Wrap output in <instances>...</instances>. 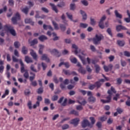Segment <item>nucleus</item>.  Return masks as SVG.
I'll return each instance as SVG.
<instances>
[{
    "label": "nucleus",
    "mask_w": 130,
    "mask_h": 130,
    "mask_svg": "<svg viewBox=\"0 0 130 130\" xmlns=\"http://www.w3.org/2000/svg\"><path fill=\"white\" fill-rule=\"evenodd\" d=\"M4 28L7 32H9L12 36H17V32L16 30L14 29V27L12 25H5L4 26Z\"/></svg>",
    "instance_id": "obj_1"
},
{
    "label": "nucleus",
    "mask_w": 130,
    "mask_h": 130,
    "mask_svg": "<svg viewBox=\"0 0 130 130\" xmlns=\"http://www.w3.org/2000/svg\"><path fill=\"white\" fill-rule=\"evenodd\" d=\"M104 39V37L103 35L100 34V35H96L95 37L92 39V41L93 44L95 45H98V44H100V42L102 39Z\"/></svg>",
    "instance_id": "obj_2"
},
{
    "label": "nucleus",
    "mask_w": 130,
    "mask_h": 130,
    "mask_svg": "<svg viewBox=\"0 0 130 130\" xmlns=\"http://www.w3.org/2000/svg\"><path fill=\"white\" fill-rule=\"evenodd\" d=\"M19 20H21V15H20V13H19V12H17L16 13L15 16L12 18L11 20L13 24L15 25L17 24Z\"/></svg>",
    "instance_id": "obj_3"
},
{
    "label": "nucleus",
    "mask_w": 130,
    "mask_h": 130,
    "mask_svg": "<svg viewBox=\"0 0 130 130\" xmlns=\"http://www.w3.org/2000/svg\"><path fill=\"white\" fill-rule=\"evenodd\" d=\"M81 125L83 128L87 127V126H89V127L92 128V124H91V123H90L89 120L87 119H84L83 120Z\"/></svg>",
    "instance_id": "obj_4"
},
{
    "label": "nucleus",
    "mask_w": 130,
    "mask_h": 130,
    "mask_svg": "<svg viewBox=\"0 0 130 130\" xmlns=\"http://www.w3.org/2000/svg\"><path fill=\"white\" fill-rule=\"evenodd\" d=\"M106 20V16L104 15L101 19L100 21L99 22V26L101 29H104L105 26H104V21Z\"/></svg>",
    "instance_id": "obj_5"
},
{
    "label": "nucleus",
    "mask_w": 130,
    "mask_h": 130,
    "mask_svg": "<svg viewBox=\"0 0 130 130\" xmlns=\"http://www.w3.org/2000/svg\"><path fill=\"white\" fill-rule=\"evenodd\" d=\"M105 82V80L104 79H100L98 81L95 82L94 85L95 87H96L97 89H99V88H101V86H102V84L103 83Z\"/></svg>",
    "instance_id": "obj_6"
},
{
    "label": "nucleus",
    "mask_w": 130,
    "mask_h": 130,
    "mask_svg": "<svg viewBox=\"0 0 130 130\" xmlns=\"http://www.w3.org/2000/svg\"><path fill=\"white\" fill-rule=\"evenodd\" d=\"M19 62L21 66V67H20L21 73L23 74V73H25L26 72V71L27 72L28 70L25 69V64H24V63L23 62V61L22 60V59H19Z\"/></svg>",
    "instance_id": "obj_7"
},
{
    "label": "nucleus",
    "mask_w": 130,
    "mask_h": 130,
    "mask_svg": "<svg viewBox=\"0 0 130 130\" xmlns=\"http://www.w3.org/2000/svg\"><path fill=\"white\" fill-rule=\"evenodd\" d=\"M50 52L51 54H53V55H55V56H56L57 57H59V56L61 55L60 53H59V52H58V50H57V49H54L51 50Z\"/></svg>",
    "instance_id": "obj_8"
},
{
    "label": "nucleus",
    "mask_w": 130,
    "mask_h": 130,
    "mask_svg": "<svg viewBox=\"0 0 130 130\" xmlns=\"http://www.w3.org/2000/svg\"><path fill=\"white\" fill-rule=\"evenodd\" d=\"M80 121V119L76 118L75 119H72L70 121L71 124H73L74 126H78V125L79 124V122Z\"/></svg>",
    "instance_id": "obj_9"
},
{
    "label": "nucleus",
    "mask_w": 130,
    "mask_h": 130,
    "mask_svg": "<svg viewBox=\"0 0 130 130\" xmlns=\"http://www.w3.org/2000/svg\"><path fill=\"white\" fill-rule=\"evenodd\" d=\"M28 44H30V46H34L35 44L38 43V40L37 39H35L32 41H31V39H29L28 40Z\"/></svg>",
    "instance_id": "obj_10"
},
{
    "label": "nucleus",
    "mask_w": 130,
    "mask_h": 130,
    "mask_svg": "<svg viewBox=\"0 0 130 130\" xmlns=\"http://www.w3.org/2000/svg\"><path fill=\"white\" fill-rule=\"evenodd\" d=\"M116 30L117 32H120L121 30H127V28L122 25H118L116 26Z\"/></svg>",
    "instance_id": "obj_11"
},
{
    "label": "nucleus",
    "mask_w": 130,
    "mask_h": 130,
    "mask_svg": "<svg viewBox=\"0 0 130 130\" xmlns=\"http://www.w3.org/2000/svg\"><path fill=\"white\" fill-rule=\"evenodd\" d=\"M112 98V96L109 95L106 98V99L107 100H101V102H102V103H110V102H111Z\"/></svg>",
    "instance_id": "obj_12"
},
{
    "label": "nucleus",
    "mask_w": 130,
    "mask_h": 130,
    "mask_svg": "<svg viewBox=\"0 0 130 130\" xmlns=\"http://www.w3.org/2000/svg\"><path fill=\"white\" fill-rule=\"evenodd\" d=\"M41 59L42 60H45L47 62H49V61H50V59L48 58V55L46 54H43Z\"/></svg>",
    "instance_id": "obj_13"
},
{
    "label": "nucleus",
    "mask_w": 130,
    "mask_h": 130,
    "mask_svg": "<svg viewBox=\"0 0 130 130\" xmlns=\"http://www.w3.org/2000/svg\"><path fill=\"white\" fill-rule=\"evenodd\" d=\"M25 24H30L31 26H34L35 22L31 18H26L24 20Z\"/></svg>",
    "instance_id": "obj_14"
},
{
    "label": "nucleus",
    "mask_w": 130,
    "mask_h": 130,
    "mask_svg": "<svg viewBox=\"0 0 130 130\" xmlns=\"http://www.w3.org/2000/svg\"><path fill=\"white\" fill-rule=\"evenodd\" d=\"M88 102L89 103H95V102H96V98L93 95L90 96L88 98Z\"/></svg>",
    "instance_id": "obj_15"
},
{
    "label": "nucleus",
    "mask_w": 130,
    "mask_h": 130,
    "mask_svg": "<svg viewBox=\"0 0 130 130\" xmlns=\"http://www.w3.org/2000/svg\"><path fill=\"white\" fill-rule=\"evenodd\" d=\"M21 12L23 13V14H25L26 15H28L29 13V7L26 6L24 8H21L20 9Z\"/></svg>",
    "instance_id": "obj_16"
},
{
    "label": "nucleus",
    "mask_w": 130,
    "mask_h": 130,
    "mask_svg": "<svg viewBox=\"0 0 130 130\" xmlns=\"http://www.w3.org/2000/svg\"><path fill=\"white\" fill-rule=\"evenodd\" d=\"M81 15L82 16V19L84 20V21H86L87 20V13L86 12L82 10L80 11Z\"/></svg>",
    "instance_id": "obj_17"
},
{
    "label": "nucleus",
    "mask_w": 130,
    "mask_h": 130,
    "mask_svg": "<svg viewBox=\"0 0 130 130\" xmlns=\"http://www.w3.org/2000/svg\"><path fill=\"white\" fill-rule=\"evenodd\" d=\"M38 39L40 41H41V42H44V41H45V40H47L48 38H47L46 36L41 35L39 37Z\"/></svg>",
    "instance_id": "obj_18"
},
{
    "label": "nucleus",
    "mask_w": 130,
    "mask_h": 130,
    "mask_svg": "<svg viewBox=\"0 0 130 130\" xmlns=\"http://www.w3.org/2000/svg\"><path fill=\"white\" fill-rule=\"evenodd\" d=\"M49 5L51 7L52 10H53L54 11V12H56V14H57V13H58V10L57 9V8L55 6V5H54V4H52V3H50Z\"/></svg>",
    "instance_id": "obj_19"
},
{
    "label": "nucleus",
    "mask_w": 130,
    "mask_h": 130,
    "mask_svg": "<svg viewBox=\"0 0 130 130\" xmlns=\"http://www.w3.org/2000/svg\"><path fill=\"white\" fill-rule=\"evenodd\" d=\"M30 54L32 56L34 59H35L36 60H37V54H36V52H34V50H30Z\"/></svg>",
    "instance_id": "obj_20"
},
{
    "label": "nucleus",
    "mask_w": 130,
    "mask_h": 130,
    "mask_svg": "<svg viewBox=\"0 0 130 130\" xmlns=\"http://www.w3.org/2000/svg\"><path fill=\"white\" fill-rule=\"evenodd\" d=\"M21 52L23 54L26 55L28 53V49L26 46H23L22 47Z\"/></svg>",
    "instance_id": "obj_21"
},
{
    "label": "nucleus",
    "mask_w": 130,
    "mask_h": 130,
    "mask_svg": "<svg viewBox=\"0 0 130 130\" xmlns=\"http://www.w3.org/2000/svg\"><path fill=\"white\" fill-rule=\"evenodd\" d=\"M39 54H42V53H43V49H44V45L42 44H39Z\"/></svg>",
    "instance_id": "obj_22"
},
{
    "label": "nucleus",
    "mask_w": 130,
    "mask_h": 130,
    "mask_svg": "<svg viewBox=\"0 0 130 130\" xmlns=\"http://www.w3.org/2000/svg\"><path fill=\"white\" fill-rule=\"evenodd\" d=\"M78 72L79 73H80V74H82V75H85L86 72V70L84 69V68H83V67H81L78 69Z\"/></svg>",
    "instance_id": "obj_23"
},
{
    "label": "nucleus",
    "mask_w": 130,
    "mask_h": 130,
    "mask_svg": "<svg viewBox=\"0 0 130 130\" xmlns=\"http://www.w3.org/2000/svg\"><path fill=\"white\" fill-rule=\"evenodd\" d=\"M115 16L118 19H122V15L119 14L117 10H115L114 11Z\"/></svg>",
    "instance_id": "obj_24"
},
{
    "label": "nucleus",
    "mask_w": 130,
    "mask_h": 130,
    "mask_svg": "<svg viewBox=\"0 0 130 130\" xmlns=\"http://www.w3.org/2000/svg\"><path fill=\"white\" fill-rule=\"evenodd\" d=\"M127 15L128 16V17L124 18V20L126 23H130V13L129 11L128 10H127Z\"/></svg>",
    "instance_id": "obj_25"
},
{
    "label": "nucleus",
    "mask_w": 130,
    "mask_h": 130,
    "mask_svg": "<svg viewBox=\"0 0 130 130\" xmlns=\"http://www.w3.org/2000/svg\"><path fill=\"white\" fill-rule=\"evenodd\" d=\"M76 7L75 3H71L70 5V11H75L76 10Z\"/></svg>",
    "instance_id": "obj_26"
},
{
    "label": "nucleus",
    "mask_w": 130,
    "mask_h": 130,
    "mask_svg": "<svg viewBox=\"0 0 130 130\" xmlns=\"http://www.w3.org/2000/svg\"><path fill=\"white\" fill-rule=\"evenodd\" d=\"M25 61H26V62H27V63H30V62H33V61H32V59L30 57H29V56H26L25 57Z\"/></svg>",
    "instance_id": "obj_27"
},
{
    "label": "nucleus",
    "mask_w": 130,
    "mask_h": 130,
    "mask_svg": "<svg viewBox=\"0 0 130 130\" xmlns=\"http://www.w3.org/2000/svg\"><path fill=\"white\" fill-rule=\"evenodd\" d=\"M57 7L58 8H64V7H66V2H61L59 4L57 5Z\"/></svg>",
    "instance_id": "obj_28"
},
{
    "label": "nucleus",
    "mask_w": 130,
    "mask_h": 130,
    "mask_svg": "<svg viewBox=\"0 0 130 130\" xmlns=\"http://www.w3.org/2000/svg\"><path fill=\"white\" fill-rule=\"evenodd\" d=\"M59 27H60V29L62 32H64V31H66V30H67V27H66V25H64L62 24H60Z\"/></svg>",
    "instance_id": "obj_29"
},
{
    "label": "nucleus",
    "mask_w": 130,
    "mask_h": 130,
    "mask_svg": "<svg viewBox=\"0 0 130 130\" xmlns=\"http://www.w3.org/2000/svg\"><path fill=\"white\" fill-rule=\"evenodd\" d=\"M107 33L111 36V37H113V35L112 34V30L111 29V28L109 27L106 30Z\"/></svg>",
    "instance_id": "obj_30"
},
{
    "label": "nucleus",
    "mask_w": 130,
    "mask_h": 130,
    "mask_svg": "<svg viewBox=\"0 0 130 130\" xmlns=\"http://www.w3.org/2000/svg\"><path fill=\"white\" fill-rule=\"evenodd\" d=\"M117 43L119 46H124V44H125V43L124 42V41H120V40H118L117 41Z\"/></svg>",
    "instance_id": "obj_31"
},
{
    "label": "nucleus",
    "mask_w": 130,
    "mask_h": 130,
    "mask_svg": "<svg viewBox=\"0 0 130 130\" xmlns=\"http://www.w3.org/2000/svg\"><path fill=\"white\" fill-rule=\"evenodd\" d=\"M89 119L91 121L90 124L92 125V127H93V125H94L95 122H96V120H95V118H94V117H90Z\"/></svg>",
    "instance_id": "obj_32"
},
{
    "label": "nucleus",
    "mask_w": 130,
    "mask_h": 130,
    "mask_svg": "<svg viewBox=\"0 0 130 130\" xmlns=\"http://www.w3.org/2000/svg\"><path fill=\"white\" fill-rule=\"evenodd\" d=\"M30 69L31 70L32 72H34V73H38V71L36 69H35V66H34L33 64H31L30 67Z\"/></svg>",
    "instance_id": "obj_33"
},
{
    "label": "nucleus",
    "mask_w": 130,
    "mask_h": 130,
    "mask_svg": "<svg viewBox=\"0 0 130 130\" xmlns=\"http://www.w3.org/2000/svg\"><path fill=\"white\" fill-rule=\"evenodd\" d=\"M70 114H74L76 116H79V112L75 110L71 111Z\"/></svg>",
    "instance_id": "obj_34"
},
{
    "label": "nucleus",
    "mask_w": 130,
    "mask_h": 130,
    "mask_svg": "<svg viewBox=\"0 0 130 130\" xmlns=\"http://www.w3.org/2000/svg\"><path fill=\"white\" fill-rule=\"evenodd\" d=\"M116 82L117 85H121V83H122V79H121V78H118L116 79Z\"/></svg>",
    "instance_id": "obj_35"
},
{
    "label": "nucleus",
    "mask_w": 130,
    "mask_h": 130,
    "mask_svg": "<svg viewBox=\"0 0 130 130\" xmlns=\"http://www.w3.org/2000/svg\"><path fill=\"white\" fill-rule=\"evenodd\" d=\"M88 27V24L87 23H80V28H83V29H85Z\"/></svg>",
    "instance_id": "obj_36"
},
{
    "label": "nucleus",
    "mask_w": 130,
    "mask_h": 130,
    "mask_svg": "<svg viewBox=\"0 0 130 130\" xmlns=\"http://www.w3.org/2000/svg\"><path fill=\"white\" fill-rule=\"evenodd\" d=\"M77 102L79 103V104H81V105H85L87 103V102L86 100H85V99L83 100L82 102L80 100H77Z\"/></svg>",
    "instance_id": "obj_37"
},
{
    "label": "nucleus",
    "mask_w": 130,
    "mask_h": 130,
    "mask_svg": "<svg viewBox=\"0 0 130 130\" xmlns=\"http://www.w3.org/2000/svg\"><path fill=\"white\" fill-rule=\"evenodd\" d=\"M81 4L83 5V6H85V7H87V6L89 5V3H88V1L87 0H82L81 1Z\"/></svg>",
    "instance_id": "obj_38"
},
{
    "label": "nucleus",
    "mask_w": 130,
    "mask_h": 130,
    "mask_svg": "<svg viewBox=\"0 0 130 130\" xmlns=\"http://www.w3.org/2000/svg\"><path fill=\"white\" fill-rule=\"evenodd\" d=\"M53 81L55 84H58L59 82V81H58V79H57V77L56 76V75H54L53 76Z\"/></svg>",
    "instance_id": "obj_39"
},
{
    "label": "nucleus",
    "mask_w": 130,
    "mask_h": 130,
    "mask_svg": "<svg viewBox=\"0 0 130 130\" xmlns=\"http://www.w3.org/2000/svg\"><path fill=\"white\" fill-rule=\"evenodd\" d=\"M14 45L15 48H19L20 46H21V44H20V42L17 41L14 42Z\"/></svg>",
    "instance_id": "obj_40"
},
{
    "label": "nucleus",
    "mask_w": 130,
    "mask_h": 130,
    "mask_svg": "<svg viewBox=\"0 0 130 130\" xmlns=\"http://www.w3.org/2000/svg\"><path fill=\"white\" fill-rule=\"evenodd\" d=\"M58 100V95H54L51 98L52 101H57Z\"/></svg>",
    "instance_id": "obj_41"
},
{
    "label": "nucleus",
    "mask_w": 130,
    "mask_h": 130,
    "mask_svg": "<svg viewBox=\"0 0 130 130\" xmlns=\"http://www.w3.org/2000/svg\"><path fill=\"white\" fill-rule=\"evenodd\" d=\"M63 72L66 76H71V71L70 70H63Z\"/></svg>",
    "instance_id": "obj_42"
},
{
    "label": "nucleus",
    "mask_w": 130,
    "mask_h": 130,
    "mask_svg": "<svg viewBox=\"0 0 130 130\" xmlns=\"http://www.w3.org/2000/svg\"><path fill=\"white\" fill-rule=\"evenodd\" d=\"M9 12L10 13H7V17L8 18H10V17H12V16H13V11L12 10V9H9Z\"/></svg>",
    "instance_id": "obj_43"
},
{
    "label": "nucleus",
    "mask_w": 130,
    "mask_h": 130,
    "mask_svg": "<svg viewBox=\"0 0 130 130\" xmlns=\"http://www.w3.org/2000/svg\"><path fill=\"white\" fill-rule=\"evenodd\" d=\"M90 24H91L92 26H95V25H96V21H95V19L91 17H90Z\"/></svg>",
    "instance_id": "obj_44"
},
{
    "label": "nucleus",
    "mask_w": 130,
    "mask_h": 130,
    "mask_svg": "<svg viewBox=\"0 0 130 130\" xmlns=\"http://www.w3.org/2000/svg\"><path fill=\"white\" fill-rule=\"evenodd\" d=\"M52 24H53L55 30H58V25L57 24V23H56V22H55V21H53Z\"/></svg>",
    "instance_id": "obj_45"
},
{
    "label": "nucleus",
    "mask_w": 130,
    "mask_h": 130,
    "mask_svg": "<svg viewBox=\"0 0 130 130\" xmlns=\"http://www.w3.org/2000/svg\"><path fill=\"white\" fill-rule=\"evenodd\" d=\"M94 68H95V72L98 74L100 71V67H99L98 64H95L94 66Z\"/></svg>",
    "instance_id": "obj_46"
},
{
    "label": "nucleus",
    "mask_w": 130,
    "mask_h": 130,
    "mask_svg": "<svg viewBox=\"0 0 130 130\" xmlns=\"http://www.w3.org/2000/svg\"><path fill=\"white\" fill-rule=\"evenodd\" d=\"M10 93L8 89H6L5 91V93L2 96V98H5Z\"/></svg>",
    "instance_id": "obj_47"
},
{
    "label": "nucleus",
    "mask_w": 130,
    "mask_h": 130,
    "mask_svg": "<svg viewBox=\"0 0 130 130\" xmlns=\"http://www.w3.org/2000/svg\"><path fill=\"white\" fill-rule=\"evenodd\" d=\"M39 13H40V12H39V11H36V15H35V18L36 19H40V15H39Z\"/></svg>",
    "instance_id": "obj_48"
},
{
    "label": "nucleus",
    "mask_w": 130,
    "mask_h": 130,
    "mask_svg": "<svg viewBox=\"0 0 130 130\" xmlns=\"http://www.w3.org/2000/svg\"><path fill=\"white\" fill-rule=\"evenodd\" d=\"M8 3L9 6H11V7H14V5H15V2L14 0H9Z\"/></svg>",
    "instance_id": "obj_49"
},
{
    "label": "nucleus",
    "mask_w": 130,
    "mask_h": 130,
    "mask_svg": "<svg viewBox=\"0 0 130 130\" xmlns=\"http://www.w3.org/2000/svg\"><path fill=\"white\" fill-rule=\"evenodd\" d=\"M23 77L25 79H28V78H29V73L28 72V71L24 72Z\"/></svg>",
    "instance_id": "obj_50"
},
{
    "label": "nucleus",
    "mask_w": 130,
    "mask_h": 130,
    "mask_svg": "<svg viewBox=\"0 0 130 130\" xmlns=\"http://www.w3.org/2000/svg\"><path fill=\"white\" fill-rule=\"evenodd\" d=\"M30 94H31L30 90L26 89L25 90H24V95H25V96H28V95H30Z\"/></svg>",
    "instance_id": "obj_51"
},
{
    "label": "nucleus",
    "mask_w": 130,
    "mask_h": 130,
    "mask_svg": "<svg viewBox=\"0 0 130 130\" xmlns=\"http://www.w3.org/2000/svg\"><path fill=\"white\" fill-rule=\"evenodd\" d=\"M42 11H43V12H44V13H46L47 14H48V13H49V10H48V9H47V8H45V7H42L41 8Z\"/></svg>",
    "instance_id": "obj_52"
},
{
    "label": "nucleus",
    "mask_w": 130,
    "mask_h": 130,
    "mask_svg": "<svg viewBox=\"0 0 130 130\" xmlns=\"http://www.w3.org/2000/svg\"><path fill=\"white\" fill-rule=\"evenodd\" d=\"M116 110H117V112L119 113V114H121V113L123 112V110L120 108H117Z\"/></svg>",
    "instance_id": "obj_53"
},
{
    "label": "nucleus",
    "mask_w": 130,
    "mask_h": 130,
    "mask_svg": "<svg viewBox=\"0 0 130 130\" xmlns=\"http://www.w3.org/2000/svg\"><path fill=\"white\" fill-rule=\"evenodd\" d=\"M43 93V87H41L38 89V94H42Z\"/></svg>",
    "instance_id": "obj_54"
},
{
    "label": "nucleus",
    "mask_w": 130,
    "mask_h": 130,
    "mask_svg": "<svg viewBox=\"0 0 130 130\" xmlns=\"http://www.w3.org/2000/svg\"><path fill=\"white\" fill-rule=\"evenodd\" d=\"M95 88H96V85H95V84H91L88 87L89 90H94Z\"/></svg>",
    "instance_id": "obj_55"
},
{
    "label": "nucleus",
    "mask_w": 130,
    "mask_h": 130,
    "mask_svg": "<svg viewBox=\"0 0 130 130\" xmlns=\"http://www.w3.org/2000/svg\"><path fill=\"white\" fill-rule=\"evenodd\" d=\"M44 103L45 104H47V105H48V104H50V100L49 99H45L44 100Z\"/></svg>",
    "instance_id": "obj_56"
},
{
    "label": "nucleus",
    "mask_w": 130,
    "mask_h": 130,
    "mask_svg": "<svg viewBox=\"0 0 130 130\" xmlns=\"http://www.w3.org/2000/svg\"><path fill=\"white\" fill-rule=\"evenodd\" d=\"M70 126L68 124H65L62 126V129H68Z\"/></svg>",
    "instance_id": "obj_57"
},
{
    "label": "nucleus",
    "mask_w": 130,
    "mask_h": 130,
    "mask_svg": "<svg viewBox=\"0 0 130 130\" xmlns=\"http://www.w3.org/2000/svg\"><path fill=\"white\" fill-rule=\"evenodd\" d=\"M78 56L79 58L81 59V61L82 62V63H83V64H86V61L85 60V59H84L83 57L80 55H78Z\"/></svg>",
    "instance_id": "obj_58"
},
{
    "label": "nucleus",
    "mask_w": 130,
    "mask_h": 130,
    "mask_svg": "<svg viewBox=\"0 0 130 130\" xmlns=\"http://www.w3.org/2000/svg\"><path fill=\"white\" fill-rule=\"evenodd\" d=\"M66 15L68 18H69L71 21H73V15H70V14H69V12H67Z\"/></svg>",
    "instance_id": "obj_59"
},
{
    "label": "nucleus",
    "mask_w": 130,
    "mask_h": 130,
    "mask_svg": "<svg viewBox=\"0 0 130 130\" xmlns=\"http://www.w3.org/2000/svg\"><path fill=\"white\" fill-rule=\"evenodd\" d=\"M32 102L31 101H29L28 103H27V106L29 108V109H32Z\"/></svg>",
    "instance_id": "obj_60"
},
{
    "label": "nucleus",
    "mask_w": 130,
    "mask_h": 130,
    "mask_svg": "<svg viewBox=\"0 0 130 130\" xmlns=\"http://www.w3.org/2000/svg\"><path fill=\"white\" fill-rule=\"evenodd\" d=\"M40 105V102L39 101H37L36 102V103L35 105H34L33 108H34V109H36L37 106H39Z\"/></svg>",
    "instance_id": "obj_61"
},
{
    "label": "nucleus",
    "mask_w": 130,
    "mask_h": 130,
    "mask_svg": "<svg viewBox=\"0 0 130 130\" xmlns=\"http://www.w3.org/2000/svg\"><path fill=\"white\" fill-rule=\"evenodd\" d=\"M67 102H68V99H65L63 103L61 104V106H67Z\"/></svg>",
    "instance_id": "obj_62"
},
{
    "label": "nucleus",
    "mask_w": 130,
    "mask_h": 130,
    "mask_svg": "<svg viewBox=\"0 0 130 130\" xmlns=\"http://www.w3.org/2000/svg\"><path fill=\"white\" fill-rule=\"evenodd\" d=\"M71 62H72V63H77L78 60H77L76 58H73L72 59H70Z\"/></svg>",
    "instance_id": "obj_63"
},
{
    "label": "nucleus",
    "mask_w": 130,
    "mask_h": 130,
    "mask_svg": "<svg viewBox=\"0 0 130 130\" xmlns=\"http://www.w3.org/2000/svg\"><path fill=\"white\" fill-rule=\"evenodd\" d=\"M76 109L79 111L83 110V107L81 105H78L76 106Z\"/></svg>",
    "instance_id": "obj_64"
}]
</instances>
